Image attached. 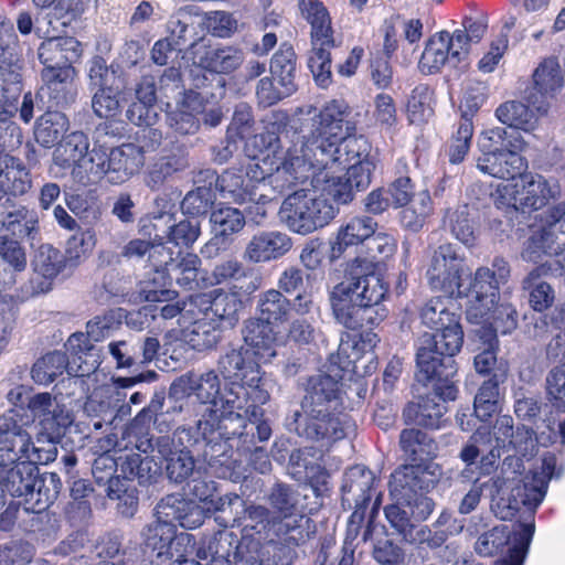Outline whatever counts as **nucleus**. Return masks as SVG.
<instances>
[{
    "mask_svg": "<svg viewBox=\"0 0 565 565\" xmlns=\"http://www.w3.org/2000/svg\"><path fill=\"white\" fill-rule=\"evenodd\" d=\"M375 268L372 259L355 257L348 264L345 280L331 291L332 313L347 329L379 324L387 315L381 303L388 295V284Z\"/></svg>",
    "mask_w": 565,
    "mask_h": 565,
    "instance_id": "nucleus-1",
    "label": "nucleus"
},
{
    "mask_svg": "<svg viewBox=\"0 0 565 565\" xmlns=\"http://www.w3.org/2000/svg\"><path fill=\"white\" fill-rule=\"evenodd\" d=\"M331 108H334L339 113L341 119H345L348 107L338 100L328 103L321 110L312 105H307L296 108L291 116L285 113H277L275 115L276 122L278 124L277 136L275 132L267 131L255 135V142L260 141L262 143L273 145L274 141L280 142L282 138L289 140L295 149L294 153L298 154V151H302L308 143L313 142L321 135L324 134V127L321 124L326 111L331 113Z\"/></svg>",
    "mask_w": 565,
    "mask_h": 565,
    "instance_id": "nucleus-2",
    "label": "nucleus"
},
{
    "mask_svg": "<svg viewBox=\"0 0 565 565\" xmlns=\"http://www.w3.org/2000/svg\"><path fill=\"white\" fill-rule=\"evenodd\" d=\"M374 473L362 465L349 468L343 477L342 504L354 508L347 525L358 514V519H360L359 536L362 542L371 540L376 530L375 519L379 514L382 494L376 491Z\"/></svg>",
    "mask_w": 565,
    "mask_h": 565,
    "instance_id": "nucleus-3",
    "label": "nucleus"
},
{
    "mask_svg": "<svg viewBox=\"0 0 565 565\" xmlns=\"http://www.w3.org/2000/svg\"><path fill=\"white\" fill-rule=\"evenodd\" d=\"M301 17L311 26V54L308 66L318 85L327 87L331 83V54L335 47L331 17L320 0H298Z\"/></svg>",
    "mask_w": 565,
    "mask_h": 565,
    "instance_id": "nucleus-4",
    "label": "nucleus"
},
{
    "mask_svg": "<svg viewBox=\"0 0 565 565\" xmlns=\"http://www.w3.org/2000/svg\"><path fill=\"white\" fill-rule=\"evenodd\" d=\"M338 209L329 199L305 189L295 190L282 201L279 216L292 232L308 235L328 225Z\"/></svg>",
    "mask_w": 565,
    "mask_h": 565,
    "instance_id": "nucleus-5",
    "label": "nucleus"
},
{
    "mask_svg": "<svg viewBox=\"0 0 565 565\" xmlns=\"http://www.w3.org/2000/svg\"><path fill=\"white\" fill-rule=\"evenodd\" d=\"M289 431L298 437L328 447L347 437L353 425L344 417L332 413L329 408L298 409L286 420Z\"/></svg>",
    "mask_w": 565,
    "mask_h": 565,
    "instance_id": "nucleus-6",
    "label": "nucleus"
},
{
    "mask_svg": "<svg viewBox=\"0 0 565 565\" xmlns=\"http://www.w3.org/2000/svg\"><path fill=\"white\" fill-rule=\"evenodd\" d=\"M303 498L295 486L281 481L275 482L265 495L266 503L278 521V533L295 544L308 537L309 519L303 513Z\"/></svg>",
    "mask_w": 565,
    "mask_h": 565,
    "instance_id": "nucleus-7",
    "label": "nucleus"
},
{
    "mask_svg": "<svg viewBox=\"0 0 565 565\" xmlns=\"http://www.w3.org/2000/svg\"><path fill=\"white\" fill-rule=\"evenodd\" d=\"M198 445L200 440L184 427H179L173 436L157 437V452L164 461L163 471L170 482L181 484L193 475L195 460L190 448Z\"/></svg>",
    "mask_w": 565,
    "mask_h": 565,
    "instance_id": "nucleus-8",
    "label": "nucleus"
},
{
    "mask_svg": "<svg viewBox=\"0 0 565 565\" xmlns=\"http://www.w3.org/2000/svg\"><path fill=\"white\" fill-rule=\"evenodd\" d=\"M418 382L431 385L433 392L444 402L455 401L458 394L457 363L451 356L438 354L429 348L419 347L416 354Z\"/></svg>",
    "mask_w": 565,
    "mask_h": 565,
    "instance_id": "nucleus-9",
    "label": "nucleus"
},
{
    "mask_svg": "<svg viewBox=\"0 0 565 565\" xmlns=\"http://www.w3.org/2000/svg\"><path fill=\"white\" fill-rule=\"evenodd\" d=\"M344 120L340 118L334 108H331V113L329 110L324 113L321 122L324 134L300 151L299 157L305 159V163L308 161L313 169L319 171L326 170L330 173L340 171L338 150H340L339 140L342 138Z\"/></svg>",
    "mask_w": 565,
    "mask_h": 565,
    "instance_id": "nucleus-10",
    "label": "nucleus"
},
{
    "mask_svg": "<svg viewBox=\"0 0 565 565\" xmlns=\"http://www.w3.org/2000/svg\"><path fill=\"white\" fill-rule=\"evenodd\" d=\"M157 376L154 371H148L136 376L118 377L113 387L103 388L90 396L85 403V411L88 415L102 417L107 425H110L117 416H128L131 413L130 405L124 403L126 398L124 390L137 383L154 381Z\"/></svg>",
    "mask_w": 565,
    "mask_h": 565,
    "instance_id": "nucleus-11",
    "label": "nucleus"
},
{
    "mask_svg": "<svg viewBox=\"0 0 565 565\" xmlns=\"http://www.w3.org/2000/svg\"><path fill=\"white\" fill-rule=\"evenodd\" d=\"M438 465H404L396 469L390 481V494L398 503L418 502L428 498L426 491L434 488Z\"/></svg>",
    "mask_w": 565,
    "mask_h": 565,
    "instance_id": "nucleus-12",
    "label": "nucleus"
},
{
    "mask_svg": "<svg viewBox=\"0 0 565 565\" xmlns=\"http://www.w3.org/2000/svg\"><path fill=\"white\" fill-rule=\"evenodd\" d=\"M215 414L217 419L215 434L220 439H237V448L250 450L255 446V440L259 443L267 441L273 434L271 427L267 420H249L239 412L218 411Z\"/></svg>",
    "mask_w": 565,
    "mask_h": 565,
    "instance_id": "nucleus-13",
    "label": "nucleus"
},
{
    "mask_svg": "<svg viewBox=\"0 0 565 565\" xmlns=\"http://www.w3.org/2000/svg\"><path fill=\"white\" fill-rule=\"evenodd\" d=\"M552 320L559 331L552 338L545 349V356L551 362H558L546 374L547 395L561 407H565V305L557 308Z\"/></svg>",
    "mask_w": 565,
    "mask_h": 565,
    "instance_id": "nucleus-14",
    "label": "nucleus"
},
{
    "mask_svg": "<svg viewBox=\"0 0 565 565\" xmlns=\"http://www.w3.org/2000/svg\"><path fill=\"white\" fill-rule=\"evenodd\" d=\"M547 491V480L537 475L526 477L515 484L507 499L495 500L492 512L501 520H511L522 508L534 511Z\"/></svg>",
    "mask_w": 565,
    "mask_h": 565,
    "instance_id": "nucleus-15",
    "label": "nucleus"
},
{
    "mask_svg": "<svg viewBox=\"0 0 565 565\" xmlns=\"http://www.w3.org/2000/svg\"><path fill=\"white\" fill-rule=\"evenodd\" d=\"M463 259L451 244L440 245L433 254L427 277L433 289L452 294L461 287Z\"/></svg>",
    "mask_w": 565,
    "mask_h": 565,
    "instance_id": "nucleus-16",
    "label": "nucleus"
},
{
    "mask_svg": "<svg viewBox=\"0 0 565 565\" xmlns=\"http://www.w3.org/2000/svg\"><path fill=\"white\" fill-rule=\"evenodd\" d=\"M211 502L214 505L215 511L223 513L232 514L233 510L235 509L237 514V509H242L243 515H235L231 520H225L224 526H227L231 522L232 524L235 522H242L246 527H250L257 533L266 532L271 527H275L278 531V521H276V518L274 516L269 507L254 503L246 504L236 494L218 497L215 501L211 500Z\"/></svg>",
    "mask_w": 565,
    "mask_h": 565,
    "instance_id": "nucleus-17",
    "label": "nucleus"
},
{
    "mask_svg": "<svg viewBox=\"0 0 565 565\" xmlns=\"http://www.w3.org/2000/svg\"><path fill=\"white\" fill-rule=\"evenodd\" d=\"M196 429L201 433L204 443L203 460L218 478H232L237 460L233 458L232 446L228 440L215 436L214 418H212V422L199 420Z\"/></svg>",
    "mask_w": 565,
    "mask_h": 565,
    "instance_id": "nucleus-18",
    "label": "nucleus"
},
{
    "mask_svg": "<svg viewBox=\"0 0 565 565\" xmlns=\"http://www.w3.org/2000/svg\"><path fill=\"white\" fill-rule=\"evenodd\" d=\"M534 86L529 93L527 103L540 115H545L550 108L548 99L553 98L564 84L558 61L555 57L544 58L533 73Z\"/></svg>",
    "mask_w": 565,
    "mask_h": 565,
    "instance_id": "nucleus-19",
    "label": "nucleus"
},
{
    "mask_svg": "<svg viewBox=\"0 0 565 565\" xmlns=\"http://www.w3.org/2000/svg\"><path fill=\"white\" fill-rule=\"evenodd\" d=\"M159 348L157 337H145L139 341L127 339L108 344V351L116 361L117 369L143 366L157 358Z\"/></svg>",
    "mask_w": 565,
    "mask_h": 565,
    "instance_id": "nucleus-20",
    "label": "nucleus"
},
{
    "mask_svg": "<svg viewBox=\"0 0 565 565\" xmlns=\"http://www.w3.org/2000/svg\"><path fill=\"white\" fill-rule=\"evenodd\" d=\"M156 516L159 522L179 523L184 529L199 527L204 521L203 509L180 494H168L156 505Z\"/></svg>",
    "mask_w": 565,
    "mask_h": 565,
    "instance_id": "nucleus-21",
    "label": "nucleus"
},
{
    "mask_svg": "<svg viewBox=\"0 0 565 565\" xmlns=\"http://www.w3.org/2000/svg\"><path fill=\"white\" fill-rule=\"evenodd\" d=\"M565 250V218L550 222L534 232L522 252L523 259L537 263L542 255H557Z\"/></svg>",
    "mask_w": 565,
    "mask_h": 565,
    "instance_id": "nucleus-22",
    "label": "nucleus"
},
{
    "mask_svg": "<svg viewBox=\"0 0 565 565\" xmlns=\"http://www.w3.org/2000/svg\"><path fill=\"white\" fill-rule=\"evenodd\" d=\"M435 509V502L431 498H420L414 503L394 502L385 507V518L390 525L403 539L416 523H420L429 518Z\"/></svg>",
    "mask_w": 565,
    "mask_h": 565,
    "instance_id": "nucleus-23",
    "label": "nucleus"
},
{
    "mask_svg": "<svg viewBox=\"0 0 565 565\" xmlns=\"http://www.w3.org/2000/svg\"><path fill=\"white\" fill-rule=\"evenodd\" d=\"M142 536L147 548L156 553L158 558L167 559L181 557L182 554L179 547L188 540L186 535L177 534L175 524H168L157 520L145 527Z\"/></svg>",
    "mask_w": 565,
    "mask_h": 565,
    "instance_id": "nucleus-24",
    "label": "nucleus"
},
{
    "mask_svg": "<svg viewBox=\"0 0 565 565\" xmlns=\"http://www.w3.org/2000/svg\"><path fill=\"white\" fill-rule=\"evenodd\" d=\"M341 379V370H337L334 374L318 373L309 376L305 384L300 409H330V404L338 397Z\"/></svg>",
    "mask_w": 565,
    "mask_h": 565,
    "instance_id": "nucleus-25",
    "label": "nucleus"
},
{
    "mask_svg": "<svg viewBox=\"0 0 565 565\" xmlns=\"http://www.w3.org/2000/svg\"><path fill=\"white\" fill-rule=\"evenodd\" d=\"M67 351L71 354L68 359L67 373L73 377H84L94 373L100 364L98 350L92 344L84 333H73L66 342Z\"/></svg>",
    "mask_w": 565,
    "mask_h": 565,
    "instance_id": "nucleus-26",
    "label": "nucleus"
},
{
    "mask_svg": "<svg viewBox=\"0 0 565 565\" xmlns=\"http://www.w3.org/2000/svg\"><path fill=\"white\" fill-rule=\"evenodd\" d=\"M522 148H509L493 153L482 154L477 160L478 169L499 179H515L526 169L525 160L520 156Z\"/></svg>",
    "mask_w": 565,
    "mask_h": 565,
    "instance_id": "nucleus-27",
    "label": "nucleus"
},
{
    "mask_svg": "<svg viewBox=\"0 0 565 565\" xmlns=\"http://www.w3.org/2000/svg\"><path fill=\"white\" fill-rule=\"evenodd\" d=\"M305 171V159L294 153L290 148L287 149L281 162L274 172L269 173L265 183V190L270 188L274 194H285L302 183L307 175Z\"/></svg>",
    "mask_w": 565,
    "mask_h": 565,
    "instance_id": "nucleus-28",
    "label": "nucleus"
},
{
    "mask_svg": "<svg viewBox=\"0 0 565 565\" xmlns=\"http://www.w3.org/2000/svg\"><path fill=\"white\" fill-rule=\"evenodd\" d=\"M292 247L291 238L281 232H263L252 237L244 258L252 263H265L287 254Z\"/></svg>",
    "mask_w": 565,
    "mask_h": 565,
    "instance_id": "nucleus-29",
    "label": "nucleus"
},
{
    "mask_svg": "<svg viewBox=\"0 0 565 565\" xmlns=\"http://www.w3.org/2000/svg\"><path fill=\"white\" fill-rule=\"evenodd\" d=\"M1 235L33 243L40 234V223L36 211L25 205L1 213Z\"/></svg>",
    "mask_w": 565,
    "mask_h": 565,
    "instance_id": "nucleus-30",
    "label": "nucleus"
},
{
    "mask_svg": "<svg viewBox=\"0 0 565 565\" xmlns=\"http://www.w3.org/2000/svg\"><path fill=\"white\" fill-rule=\"evenodd\" d=\"M237 546L242 545L232 532L217 531L201 541L196 557L203 565H230Z\"/></svg>",
    "mask_w": 565,
    "mask_h": 565,
    "instance_id": "nucleus-31",
    "label": "nucleus"
},
{
    "mask_svg": "<svg viewBox=\"0 0 565 565\" xmlns=\"http://www.w3.org/2000/svg\"><path fill=\"white\" fill-rule=\"evenodd\" d=\"M0 184L11 196H22L32 188V178L24 163L7 152L6 142L0 145Z\"/></svg>",
    "mask_w": 565,
    "mask_h": 565,
    "instance_id": "nucleus-32",
    "label": "nucleus"
},
{
    "mask_svg": "<svg viewBox=\"0 0 565 565\" xmlns=\"http://www.w3.org/2000/svg\"><path fill=\"white\" fill-rule=\"evenodd\" d=\"M145 164L142 148L135 143H124L109 150L108 177L111 182L122 183L137 173Z\"/></svg>",
    "mask_w": 565,
    "mask_h": 565,
    "instance_id": "nucleus-33",
    "label": "nucleus"
},
{
    "mask_svg": "<svg viewBox=\"0 0 565 565\" xmlns=\"http://www.w3.org/2000/svg\"><path fill=\"white\" fill-rule=\"evenodd\" d=\"M437 399H440L439 396L433 392L419 396L416 402H409L403 411L405 424L438 428L447 408Z\"/></svg>",
    "mask_w": 565,
    "mask_h": 565,
    "instance_id": "nucleus-34",
    "label": "nucleus"
},
{
    "mask_svg": "<svg viewBox=\"0 0 565 565\" xmlns=\"http://www.w3.org/2000/svg\"><path fill=\"white\" fill-rule=\"evenodd\" d=\"M81 54V43L72 36H50L38 51L44 66L72 65Z\"/></svg>",
    "mask_w": 565,
    "mask_h": 565,
    "instance_id": "nucleus-35",
    "label": "nucleus"
},
{
    "mask_svg": "<svg viewBox=\"0 0 565 565\" xmlns=\"http://www.w3.org/2000/svg\"><path fill=\"white\" fill-rule=\"evenodd\" d=\"M377 223L369 216L351 218L338 231L335 241L331 245L330 259L341 257L347 247L366 242L376 230Z\"/></svg>",
    "mask_w": 565,
    "mask_h": 565,
    "instance_id": "nucleus-36",
    "label": "nucleus"
},
{
    "mask_svg": "<svg viewBox=\"0 0 565 565\" xmlns=\"http://www.w3.org/2000/svg\"><path fill=\"white\" fill-rule=\"evenodd\" d=\"M41 76L56 106L67 105L74 100L75 70L72 65L44 66Z\"/></svg>",
    "mask_w": 565,
    "mask_h": 565,
    "instance_id": "nucleus-37",
    "label": "nucleus"
},
{
    "mask_svg": "<svg viewBox=\"0 0 565 565\" xmlns=\"http://www.w3.org/2000/svg\"><path fill=\"white\" fill-rule=\"evenodd\" d=\"M399 446L413 463L433 465L430 461L438 451L437 443L425 431L406 428L401 431Z\"/></svg>",
    "mask_w": 565,
    "mask_h": 565,
    "instance_id": "nucleus-38",
    "label": "nucleus"
},
{
    "mask_svg": "<svg viewBox=\"0 0 565 565\" xmlns=\"http://www.w3.org/2000/svg\"><path fill=\"white\" fill-rule=\"evenodd\" d=\"M2 486L11 497L26 498L31 488L36 487L39 468L29 461H20L14 466H0Z\"/></svg>",
    "mask_w": 565,
    "mask_h": 565,
    "instance_id": "nucleus-39",
    "label": "nucleus"
},
{
    "mask_svg": "<svg viewBox=\"0 0 565 565\" xmlns=\"http://www.w3.org/2000/svg\"><path fill=\"white\" fill-rule=\"evenodd\" d=\"M520 186L519 209L522 213L542 209L556 194V186H551L541 175L523 173L520 178Z\"/></svg>",
    "mask_w": 565,
    "mask_h": 565,
    "instance_id": "nucleus-40",
    "label": "nucleus"
},
{
    "mask_svg": "<svg viewBox=\"0 0 565 565\" xmlns=\"http://www.w3.org/2000/svg\"><path fill=\"white\" fill-rule=\"evenodd\" d=\"M463 343V331L459 319L449 326L436 330L434 333H424L420 338L422 348L441 354L444 356H454L460 351Z\"/></svg>",
    "mask_w": 565,
    "mask_h": 565,
    "instance_id": "nucleus-41",
    "label": "nucleus"
},
{
    "mask_svg": "<svg viewBox=\"0 0 565 565\" xmlns=\"http://www.w3.org/2000/svg\"><path fill=\"white\" fill-rule=\"evenodd\" d=\"M62 488L58 476L54 472L36 477V487L31 488L24 499V510L34 513L45 511L57 498Z\"/></svg>",
    "mask_w": 565,
    "mask_h": 565,
    "instance_id": "nucleus-42",
    "label": "nucleus"
},
{
    "mask_svg": "<svg viewBox=\"0 0 565 565\" xmlns=\"http://www.w3.org/2000/svg\"><path fill=\"white\" fill-rule=\"evenodd\" d=\"M269 71L278 85L285 86V93L297 90V55L292 46L287 44L280 46L270 60Z\"/></svg>",
    "mask_w": 565,
    "mask_h": 565,
    "instance_id": "nucleus-43",
    "label": "nucleus"
},
{
    "mask_svg": "<svg viewBox=\"0 0 565 565\" xmlns=\"http://www.w3.org/2000/svg\"><path fill=\"white\" fill-rule=\"evenodd\" d=\"M448 61L451 62V40L448 31H440L427 41L419 60V68L423 73L433 74Z\"/></svg>",
    "mask_w": 565,
    "mask_h": 565,
    "instance_id": "nucleus-44",
    "label": "nucleus"
},
{
    "mask_svg": "<svg viewBox=\"0 0 565 565\" xmlns=\"http://www.w3.org/2000/svg\"><path fill=\"white\" fill-rule=\"evenodd\" d=\"M242 335L246 345L253 348L256 354L263 351L269 358L276 355V351L273 348L275 341L273 324L259 316L249 318L244 322Z\"/></svg>",
    "mask_w": 565,
    "mask_h": 565,
    "instance_id": "nucleus-45",
    "label": "nucleus"
},
{
    "mask_svg": "<svg viewBox=\"0 0 565 565\" xmlns=\"http://www.w3.org/2000/svg\"><path fill=\"white\" fill-rule=\"evenodd\" d=\"M190 166L184 153H171L159 158L149 169L146 184L153 191L159 190L175 173L182 172Z\"/></svg>",
    "mask_w": 565,
    "mask_h": 565,
    "instance_id": "nucleus-46",
    "label": "nucleus"
},
{
    "mask_svg": "<svg viewBox=\"0 0 565 565\" xmlns=\"http://www.w3.org/2000/svg\"><path fill=\"white\" fill-rule=\"evenodd\" d=\"M543 277L550 276L541 273L536 266L522 280V288L529 294L530 306L540 312L550 308L555 300L554 289L550 284L542 280Z\"/></svg>",
    "mask_w": 565,
    "mask_h": 565,
    "instance_id": "nucleus-47",
    "label": "nucleus"
},
{
    "mask_svg": "<svg viewBox=\"0 0 565 565\" xmlns=\"http://www.w3.org/2000/svg\"><path fill=\"white\" fill-rule=\"evenodd\" d=\"M200 266L201 259L198 255L192 253L181 255L178 252L175 262L171 263V267H167V275L181 288L195 290L199 288L198 275Z\"/></svg>",
    "mask_w": 565,
    "mask_h": 565,
    "instance_id": "nucleus-48",
    "label": "nucleus"
},
{
    "mask_svg": "<svg viewBox=\"0 0 565 565\" xmlns=\"http://www.w3.org/2000/svg\"><path fill=\"white\" fill-rule=\"evenodd\" d=\"M88 137L82 131H74L63 138L53 152V162L62 168L78 166L87 149Z\"/></svg>",
    "mask_w": 565,
    "mask_h": 565,
    "instance_id": "nucleus-49",
    "label": "nucleus"
},
{
    "mask_svg": "<svg viewBox=\"0 0 565 565\" xmlns=\"http://www.w3.org/2000/svg\"><path fill=\"white\" fill-rule=\"evenodd\" d=\"M498 120L510 128L531 131L535 128L537 118L530 107L519 100H508L495 109Z\"/></svg>",
    "mask_w": 565,
    "mask_h": 565,
    "instance_id": "nucleus-50",
    "label": "nucleus"
},
{
    "mask_svg": "<svg viewBox=\"0 0 565 565\" xmlns=\"http://www.w3.org/2000/svg\"><path fill=\"white\" fill-rule=\"evenodd\" d=\"M70 127L68 119L61 111H46L36 121L35 140L45 148L57 142Z\"/></svg>",
    "mask_w": 565,
    "mask_h": 565,
    "instance_id": "nucleus-51",
    "label": "nucleus"
},
{
    "mask_svg": "<svg viewBox=\"0 0 565 565\" xmlns=\"http://www.w3.org/2000/svg\"><path fill=\"white\" fill-rule=\"evenodd\" d=\"M291 301L280 290L269 289L259 295V317L271 324L282 323L289 318Z\"/></svg>",
    "mask_w": 565,
    "mask_h": 565,
    "instance_id": "nucleus-52",
    "label": "nucleus"
},
{
    "mask_svg": "<svg viewBox=\"0 0 565 565\" xmlns=\"http://www.w3.org/2000/svg\"><path fill=\"white\" fill-rule=\"evenodd\" d=\"M530 523L534 524V521H530ZM518 523L512 532V535L508 531L505 525L494 526L490 531L481 534L475 545L476 552L481 556H493L494 554L502 551L504 546H508V557L510 555V548L514 545V535L519 530ZM523 524H529V522H524Z\"/></svg>",
    "mask_w": 565,
    "mask_h": 565,
    "instance_id": "nucleus-53",
    "label": "nucleus"
},
{
    "mask_svg": "<svg viewBox=\"0 0 565 565\" xmlns=\"http://www.w3.org/2000/svg\"><path fill=\"white\" fill-rule=\"evenodd\" d=\"M22 93V74L17 64L0 66V106L11 110V117L18 110L15 103Z\"/></svg>",
    "mask_w": 565,
    "mask_h": 565,
    "instance_id": "nucleus-54",
    "label": "nucleus"
},
{
    "mask_svg": "<svg viewBox=\"0 0 565 565\" xmlns=\"http://www.w3.org/2000/svg\"><path fill=\"white\" fill-rule=\"evenodd\" d=\"M120 471L126 481L137 480L139 484L152 482L158 472L159 467L152 458L141 457L139 454L126 455L120 458Z\"/></svg>",
    "mask_w": 565,
    "mask_h": 565,
    "instance_id": "nucleus-55",
    "label": "nucleus"
},
{
    "mask_svg": "<svg viewBox=\"0 0 565 565\" xmlns=\"http://www.w3.org/2000/svg\"><path fill=\"white\" fill-rule=\"evenodd\" d=\"M68 358L64 352L52 351L40 358L32 366L31 376L41 385H49L67 371Z\"/></svg>",
    "mask_w": 565,
    "mask_h": 565,
    "instance_id": "nucleus-56",
    "label": "nucleus"
},
{
    "mask_svg": "<svg viewBox=\"0 0 565 565\" xmlns=\"http://www.w3.org/2000/svg\"><path fill=\"white\" fill-rule=\"evenodd\" d=\"M217 189L224 198L232 199L235 202L243 203L256 200V193L249 188L245 175L239 169H227L218 179Z\"/></svg>",
    "mask_w": 565,
    "mask_h": 565,
    "instance_id": "nucleus-57",
    "label": "nucleus"
},
{
    "mask_svg": "<svg viewBox=\"0 0 565 565\" xmlns=\"http://www.w3.org/2000/svg\"><path fill=\"white\" fill-rule=\"evenodd\" d=\"M243 308V301L235 292L216 294L210 306L213 317L217 318L222 327L232 329L239 320V311Z\"/></svg>",
    "mask_w": 565,
    "mask_h": 565,
    "instance_id": "nucleus-58",
    "label": "nucleus"
},
{
    "mask_svg": "<svg viewBox=\"0 0 565 565\" xmlns=\"http://www.w3.org/2000/svg\"><path fill=\"white\" fill-rule=\"evenodd\" d=\"M31 436L26 434H13L0 436V466H10L21 459H31L30 447Z\"/></svg>",
    "mask_w": 565,
    "mask_h": 565,
    "instance_id": "nucleus-59",
    "label": "nucleus"
},
{
    "mask_svg": "<svg viewBox=\"0 0 565 565\" xmlns=\"http://www.w3.org/2000/svg\"><path fill=\"white\" fill-rule=\"evenodd\" d=\"M99 556L104 557L98 564L136 565L141 557V551L137 543L120 546L117 537H109L102 545Z\"/></svg>",
    "mask_w": 565,
    "mask_h": 565,
    "instance_id": "nucleus-60",
    "label": "nucleus"
},
{
    "mask_svg": "<svg viewBox=\"0 0 565 565\" xmlns=\"http://www.w3.org/2000/svg\"><path fill=\"white\" fill-rule=\"evenodd\" d=\"M88 76L90 84L98 88H124L119 66L108 65L103 56L96 55L90 60Z\"/></svg>",
    "mask_w": 565,
    "mask_h": 565,
    "instance_id": "nucleus-61",
    "label": "nucleus"
},
{
    "mask_svg": "<svg viewBox=\"0 0 565 565\" xmlns=\"http://www.w3.org/2000/svg\"><path fill=\"white\" fill-rule=\"evenodd\" d=\"M499 384L498 374H494L483 382L475 397V415L481 422L488 420L498 411Z\"/></svg>",
    "mask_w": 565,
    "mask_h": 565,
    "instance_id": "nucleus-62",
    "label": "nucleus"
},
{
    "mask_svg": "<svg viewBox=\"0 0 565 565\" xmlns=\"http://www.w3.org/2000/svg\"><path fill=\"white\" fill-rule=\"evenodd\" d=\"M359 521L360 519H358L356 514L353 516L351 523L347 525L345 537L341 550V558L338 561L335 557L334 559L330 561L329 557L331 553L322 548L318 556L320 565H353L355 550L360 546L361 543H363L361 541V536H359Z\"/></svg>",
    "mask_w": 565,
    "mask_h": 565,
    "instance_id": "nucleus-63",
    "label": "nucleus"
},
{
    "mask_svg": "<svg viewBox=\"0 0 565 565\" xmlns=\"http://www.w3.org/2000/svg\"><path fill=\"white\" fill-rule=\"evenodd\" d=\"M500 281L497 280L492 270L487 267L479 268L476 271L475 279L471 284V291L480 306L486 310H490V306L495 303L498 299V289Z\"/></svg>",
    "mask_w": 565,
    "mask_h": 565,
    "instance_id": "nucleus-64",
    "label": "nucleus"
}]
</instances>
